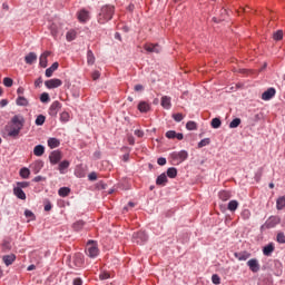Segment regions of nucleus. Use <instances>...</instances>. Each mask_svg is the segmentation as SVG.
Listing matches in <instances>:
<instances>
[{"mask_svg":"<svg viewBox=\"0 0 285 285\" xmlns=\"http://www.w3.org/2000/svg\"><path fill=\"white\" fill-rule=\"evenodd\" d=\"M23 126H26V118H23L22 115H14L4 126L3 130H1V137H3V139H8V137L17 139L18 136L21 135Z\"/></svg>","mask_w":285,"mask_h":285,"instance_id":"f257e3e1","label":"nucleus"},{"mask_svg":"<svg viewBox=\"0 0 285 285\" xmlns=\"http://www.w3.org/2000/svg\"><path fill=\"white\" fill-rule=\"evenodd\" d=\"M115 14V7L106 4L101 7L100 12L98 13V23L104 24L108 23Z\"/></svg>","mask_w":285,"mask_h":285,"instance_id":"f03ea898","label":"nucleus"},{"mask_svg":"<svg viewBox=\"0 0 285 285\" xmlns=\"http://www.w3.org/2000/svg\"><path fill=\"white\" fill-rule=\"evenodd\" d=\"M86 255H88L90 259H96V257H99V245L96 240H88Z\"/></svg>","mask_w":285,"mask_h":285,"instance_id":"7ed1b4c3","label":"nucleus"},{"mask_svg":"<svg viewBox=\"0 0 285 285\" xmlns=\"http://www.w3.org/2000/svg\"><path fill=\"white\" fill-rule=\"evenodd\" d=\"M134 244H138L139 246L146 244L148 242V234L146 232H137L132 235Z\"/></svg>","mask_w":285,"mask_h":285,"instance_id":"20e7f679","label":"nucleus"},{"mask_svg":"<svg viewBox=\"0 0 285 285\" xmlns=\"http://www.w3.org/2000/svg\"><path fill=\"white\" fill-rule=\"evenodd\" d=\"M171 159L174 161H177V164H181L188 159V151L180 150V151H174L171 153Z\"/></svg>","mask_w":285,"mask_h":285,"instance_id":"39448f33","label":"nucleus"},{"mask_svg":"<svg viewBox=\"0 0 285 285\" xmlns=\"http://www.w3.org/2000/svg\"><path fill=\"white\" fill-rule=\"evenodd\" d=\"M62 85H63V81H61V79H59V78H53V79H49V80L45 81V86L49 90H52L55 88H59Z\"/></svg>","mask_w":285,"mask_h":285,"instance_id":"423d86ee","label":"nucleus"},{"mask_svg":"<svg viewBox=\"0 0 285 285\" xmlns=\"http://www.w3.org/2000/svg\"><path fill=\"white\" fill-rule=\"evenodd\" d=\"M282 219L278 216H271L269 218L266 219L264 226L265 228H275L277 224H279Z\"/></svg>","mask_w":285,"mask_h":285,"instance_id":"0eeeda50","label":"nucleus"},{"mask_svg":"<svg viewBox=\"0 0 285 285\" xmlns=\"http://www.w3.org/2000/svg\"><path fill=\"white\" fill-rule=\"evenodd\" d=\"M59 110H61V102L56 100L49 107V115H50V117H57V115L59 114Z\"/></svg>","mask_w":285,"mask_h":285,"instance_id":"6e6552de","label":"nucleus"},{"mask_svg":"<svg viewBox=\"0 0 285 285\" xmlns=\"http://www.w3.org/2000/svg\"><path fill=\"white\" fill-rule=\"evenodd\" d=\"M49 161L50 164H52V166L59 164L61 161V151L59 150H53L50 155H49Z\"/></svg>","mask_w":285,"mask_h":285,"instance_id":"1a4fd4ad","label":"nucleus"},{"mask_svg":"<svg viewBox=\"0 0 285 285\" xmlns=\"http://www.w3.org/2000/svg\"><path fill=\"white\" fill-rule=\"evenodd\" d=\"M276 94H277V90L271 87L262 94V99L263 101H271V99H273V97H275Z\"/></svg>","mask_w":285,"mask_h":285,"instance_id":"9d476101","label":"nucleus"},{"mask_svg":"<svg viewBox=\"0 0 285 285\" xmlns=\"http://www.w3.org/2000/svg\"><path fill=\"white\" fill-rule=\"evenodd\" d=\"M247 266L252 273H259V261L252 258L247 262Z\"/></svg>","mask_w":285,"mask_h":285,"instance_id":"9b49d317","label":"nucleus"},{"mask_svg":"<svg viewBox=\"0 0 285 285\" xmlns=\"http://www.w3.org/2000/svg\"><path fill=\"white\" fill-rule=\"evenodd\" d=\"M145 50L147 52H155L156 55H159V52H161V47L157 43H149L145 45Z\"/></svg>","mask_w":285,"mask_h":285,"instance_id":"f8f14e48","label":"nucleus"},{"mask_svg":"<svg viewBox=\"0 0 285 285\" xmlns=\"http://www.w3.org/2000/svg\"><path fill=\"white\" fill-rule=\"evenodd\" d=\"M48 57H50V51H45L39 58V63L41 68H48Z\"/></svg>","mask_w":285,"mask_h":285,"instance_id":"ddd939ff","label":"nucleus"},{"mask_svg":"<svg viewBox=\"0 0 285 285\" xmlns=\"http://www.w3.org/2000/svg\"><path fill=\"white\" fill-rule=\"evenodd\" d=\"M273 253H275V245L273 243H269L263 248V255H265V257H271Z\"/></svg>","mask_w":285,"mask_h":285,"instance_id":"4468645a","label":"nucleus"},{"mask_svg":"<svg viewBox=\"0 0 285 285\" xmlns=\"http://www.w3.org/2000/svg\"><path fill=\"white\" fill-rule=\"evenodd\" d=\"M170 101V97L163 96L160 105L163 106V108H165V110H170V108H173V104Z\"/></svg>","mask_w":285,"mask_h":285,"instance_id":"2eb2a0df","label":"nucleus"},{"mask_svg":"<svg viewBox=\"0 0 285 285\" xmlns=\"http://www.w3.org/2000/svg\"><path fill=\"white\" fill-rule=\"evenodd\" d=\"M14 259H17L14 254L4 255L2 257V262L6 264V266H12V264H14Z\"/></svg>","mask_w":285,"mask_h":285,"instance_id":"dca6fc26","label":"nucleus"},{"mask_svg":"<svg viewBox=\"0 0 285 285\" xmlns=\"http://www.w3.org/2000/svg\"><path fill=\"white\" fill-rule=\"evenodd\" d=\"M37 61V53L35 52H29L26 57H24V62L28 66H32V63H36Z\"/></svg>","mask_w":285,"mask_h":285,"instance_id":"f3484780","label":"nucleus"},{"mask_svg":"<svg viewBox=\"0 0 285 285\" xmlns=\"http://www.w3.org/2000/svg\"><path fill=\"white\" fill-rule=\"evenodd\" d=\"M41 168H43V161L42 160H37L36 163H33L31 165V169H32V173L35 175H38V173H41Z\"/></svg>","mask_w":285,"mask_h":285,"instance_id":"a211bd4d","label":"nucleus"},{"mask_svg":"<svg viewBox=\"0 0 285 285\" xmlns=\"http://www.w3.org/2000/svg\"><path fill=\"white\" fill-rule=\"evenodd\" d=\"M234 257H236V259L238 262H246V259H248L250 257V254L247 252H239V253H235Z\"/></svg>","mask_w":285,"mask_h":285,"instance_id":"6ab92c4d","label":"nucleus"},{"mask_svg":"<svg viewBox=\"0 0 285 285\" xmlns=\"http://www.w3.org/2000/svg\"><path fill=\"white\" fill-rule=\"evenodd\" d=\"M68 168H70V161L68 160H63L58 165L60 175H66V170H68Z\"/></svg>","mask_w":285,"mask_h":285,"instance_id":"aec40b11","label":"nucleus"},{"mask_svg":"<svg viewBox=\"0 0 285 285\" xmlns=\"http://www.w3.org/2000/svg\"><path fill=\"white\" fill-rule=\"evenodd\" d=\"M83 255L82 254H76L73 256V264L77 266V268H81L83 266Z\"/></svg>","mask_w":285,"mask_h":285,"instance_id":"412c9836","label":"nucleus"},{"mask_svg":"<svg viewBox=\"0 0 285 285\" xmlns=\"http://www.w3.org/2000/svg\"><path fill=\"white\" fill-rule=\"evenodd\" d=\"M78 19L81 23H86V21H88V19H90V16L87 10L82 9L78 13Z\"/></svg>","mask_w":285,"mask_h":285,"instance_id":"4be33fe9","label":"nucleus"},{"mask_svg":"<svg viewBox=\"0 0 285 285\" xmlns=\"http://www.w3.org/2000/svg\"><path fill=\"white\" fill-rule=\"evenodd\" d=\"M59 69V62H53L49 68L46 69V77H52L53 72Z\"/></svg>","mask_w":285,"mask_h":285,"instance_id":"5701e85b","label":"nucleus"},{"mask_svg":"<svg viewBox=\"0 0 285 285\" xmlns=\"http://www.w3.org/2000/svg\"><path fill=\"white\" fill-rule=\"evenodd\" d=\"M46 153V147H43V145H37L33 148V155L36 157H43V154Z\"/></svg>","mask_w":285,"mask_h":285,"instance_id":"b1692460","label":"nucleus"},{"mask_svg":"<svg viewBox=\"0 0 285 285\" xmlns=\"http://www.w3.org/2000/svg\"><path fill=\"white\" fill-rule=\"evenodd\" d=\"M166 184H168V176H166V174L159 175L156 179V185L166 186Z\"/></svg>","mask_w":285,"mask_h":285,"instance_id":"393cba45","label":"nucleus"},{"mask_svg":"<svg viewBox=\"0 0 285 285\" xmlns=\"http://www.w3.org/2000/svg\"><path fill=\"white\" fill-rule=\"evenodd\" d=\"M13 195L18 198V199H22L24 202L26 199V191H23V189H20L19 187H14L13 188Z\"/></svg>","mask_w":285,"mask_h":285,"instance_id":"a878e982","label":"nucleus"},{"mask_svg":"<svg viewBox=\"0 0 285 285\" xmlns=\"http://www.w3.org/2000/svg\"><path fill=\"white\" fill-rule=\"evenodd\" d=\"M138 110L139 112H148L150 110V104L147 101H140L138 104Z\"/></svg>","mask_w":285,"mask_h":285,"instance_id":"bb28decb","label":"nucleus"},{"mask_svg":"<svg viewBox=\"0 0 285 285\" xmlns=\"http://www.w3.org/2000/svg\"><path fill=\"white\" fill-rule=\"evenodd\" d=\"M48 146L51 149L59 148V146H61V141L57 138H49Z\"/></svg>","mask_w":285,"mask_h":285,"instance_id":"cd10ccee","label":"nucleus"},{"mask_svg":"<svg viewBox=\"0 0 285 285\" xmlns=\"http://www.w3.org/2000/svg\"><path fill=\"white\" fill-rule=\"evenodd\" d=\"M49 29H50V33H51L52 38L57 39V37H59V32H60L59 26L52 23Z\"/></svg>","mask_w":285,"mask_h":285,"instance_id":"c85d7f7f","label":"nucleus"},{"mask_svg":"<svg viewBox=\"0 0 285 285\" xmlns=\"http://www.w3.org/2000/svg\"><path fill=\"white\" fill-rule=\"evenodd\" d=\"M219 199H222V202H228V199H230L232 195L230 191L228 190H222L218 194Z\"/></svg>","mask_w":285,"mask_h":285,"instance_id":"c756f323","label":"nucleus"},{"mask_svg":"<svg viewBox=\"0 0 285 285\" xmlns=\"http://www.w3.org/2000/svg\"><path fill=\"white\" fill-rule=\"evenodd\" d=\"M276 208L277 210H284L285 208V196H281L276 200Z\"/></svg>","mask_w":285,"mask_h":285,"instance_id":"7c9ffc66","label":"nucleus"},{"mask_svg":"<svg viewBox=\"0 0 285 285\" xmlns=\"http://www.w3.org/2000/svg\"><path fill=\"white\" fill-rule=\"evenodd\" d=\"M227 208H228V210H230V213H235V210H236L237 208H239V202H237V200H230V202L228 203V205H227Z\"/></svg>","mask_w":285,"mask_h":285,"instance_id":"2f4dec72","label":"nucleus"},{"mask_svg":"<svg viewBox=\"0 0 285 285\" xmlns=\"http://www.w3.org/2000/svg\"><path fill=\"white\" fill-rule=\"evenodd\" d=\"M87 63L88 66H94L95 63V53H92V50L90 49L87 51Z\"/></svg>","mask_w":285,"mask_h":285,"instance_id":"473e14b6","label":"nucleus"},{"mask_svg":"<svg viewBox=\"0 0 285 285\" xmlns=\"http://www.w3.org/2000/svg\"><path fill=\"white\" fill-rule=\"evenodd\" d=\"M19 175L22 179H29L30 169H28V167H23V168L20 169Z\"/></svg>","mask_w":285,"mask_h":285,"instance_id":"72a5a7b5","label":"nucleus"},{"mask_svg":"<svg viewBox=\"0 0 285 285\" xmlns=\"http://www.w3.org/2000/svg\"><path fill=\"white\" fill-rule=\"evenodd\" d=\"M58 195H59V197H68V195H70V188L69 187H61L58 190Z\"/></svg>","mask_w":285,"mask_h":285,"instance_id":"f704fd0d","label":"nucleus"},{"mask_svg":"<svg viewBox=\"0 0 285 285\" xmlns=\"http://www.w3.org/2000/svg\"><path fill=\"white\" fill-rule=\"evenodd\" d=\"M16 104H17V106H23V107H26V106H28V99L26 98V97H23V96H19L18 98H17V100H16Z\"/></svg>","mask_w":285,"mask_h":285,"instance_id":"c9c22d12","label":"nucleus"},{"mask_svg":"<svg viewBox=\"0 0 285 285\" xmlns=\"http://www.w3.org/2000/svg\"><path fill=\"white\" fill-rule=\"evenodd\" d=\"M167 177H169L170 179H175V177H177V168L169 167L167 169Z\"/></svg>","mask_w":285,"mask_h":285,"instance_id":"e433bc0d","label":"nucleus"},{"mask_svg":"<svg viewBox=\"0 0 285 285\" xmlns=\"http://www.w3.org/2000/svg\"><path fill=\"white\" fill-rule=\"evenodd\" d=\"M66 39L67 41H75V39H77V31L75 30L68 31L66 35Z\"/></svg>","mask_w":285,"mask_h":285,"instance_id":"4c0bfd02","label":"nucleus"},{"mask_svg":"<svg viewBox=\"0 0 285 285\" xmlns=\"http://www.w3.org/2000/svg\"><path fill=\"white\" fill-rule=\"evenodd\" d=\"M273 39L274 41H282L284 39V31L277 30L276 32H274Z\"/></svg>","mask_w":285,"mask_h":285,"instance_id":"58836bf2","label":"nucleus"},{"mask_svg":"<svg viewBox=\"0 0 285 285\" xmlns=\"http://www.w3.org/2000/svg\"><path fill=\"white\" fill-rule=\"evenodd\" d=\"M212 128H222V120L219 118H213L210 122Z\"/></svg>","mask_w":285,"mask_h":285,"instance_id":"ea45409f","label":"nucleus"},{"mask_svg":"<svg viewBox=\"0 0 285 285\" xmlns=\"http://www.w3.org/2000/svg\"><path fill=\"white\" fill-rule=\"evenodd\" d=\"M35 124L36 126H43V124H46V116L43 115L37 116Z\"/></svg>","mask_w":285,"mask_h":285,"instance_id":"a19ab883","label":"nucleus"},{"mask_svg":"<svg viewBox=\"0 0 285 285\" xmlns=\"http://www.w3.org/2000/svg\"><path fill=\"white\" fill-rule=\"evenodd\" d=\"M240 124H242V119L235 118L229 122V128H239Z\"/></svg>","mask_w":285,"mask_h":285,"instance_id":"79ce46f5","label":"nucleus"},{"mask_svg":"<svg viewBox=\"0 0 285 285\" xmlns=\"http://www.w3.org/2000/svg\"><path fill=\"white\" fill-rule=\"evenodd\" d=\"M60 121H62L63 124L70 121V114H68V111H63L60 114Z\"/></svg>","mask_w":285,"mask_h":285,"instance_id":"37998d69","label":"nucleus"},{"mask_svg":"<svg viewBox=\"0 0 285 285\" xmlns=\"http://www.w3.org/2000/svg\"><path fill=\"white\" fill-rule=\"evenodd\" d=\"M40 101L42 104H48V101H50V95L48 92H42L40 95Z\"/></svg>","mask_w":285,"mask_h":285,"instance_id":"c03bdc74","label":"nucleus"},{"mask_svg":"<svg viewBox=\"0 0 285 285\" xmlns=\"http://www.w3.org/2000/svg\"><path fill=\"white\" fill-rule=\"evenodd\" d=\"M24 217H27V219H30L31 222H35L36 219L35 213H32V210L30 209L24 210Z\"/></svg>","mask_w":285,"mask_h":285,"instance_id":"a18cd8bd","label":"nucleus"},{"mask_svg":"<svg viewBox=\"0 0 285 285\" xmlns=\"http://www.w3.org/2000/svg\"><path fill=\"white\" fill-rule=\"evenodd\" d=\"M85 224H86V223H83V220H78V222H76V223L73 224V230H77V232L81 230V228H83Z\"/></svg>","mask_w":285,"mask_h":285,"instance_id":"49530a36","label":"nucleus"},{"mask_svg":"<svg viewBox=\"0 0 285 285\" xmlns=\"http://www.w3.org/2000/svg\"><path fill=\"white\" fill-rule=\"evenodd\" d=\"M210 145V138H204L198 142V148H204Z\"/></svg>","mask_w":285,"mask_h":285,"instance_id":"de8ad7c7","label":"nucleus"},{"mask_svg":"<svg viewBox=\"0 0 285 285\" xmlns=\"http://www.w3.org/2000/svg\"><path fill=\"white\" fill-rule=\"evenodd\" d=\"M186 128L187 130H197V122L190 120L186 124Z\"/></svg>","mask_w":285,"mask_h":285,"instance_id":"09e8293b","label":"nucleus"},{"mask_svg":"<svg viewBox=\"0 0 285 285\" xmlns=\"http://www.w3.org/2000/svg\"><path fill=\"white\" fill-rule=\"evenodd\" d=\"M276 242H278V244H285V235L283 232H279L276 236Z\"/></svg>","mask_w":285,"mask_h":285,"instance_id":"8fccbe9b","label":"nucleus"},{"mask_svg":"<svg viewBox=\"0 0 285 285\" xmlns=\"http://www.w3.org/2000/svg\"><path fill=\"white\" fill-rule=\"evenodd\" d=\"M30 186V183L28 181H18L16 188H20V190H23V188H28Z\"/></svg>","mask_w":285,"mask_h":285,"instance_id":"3c124183","label":"nucleus"},{"mask_svg":"<svg viewBox=\"0 0 285 285\" xmlns=\"http://www.w3.org/2000/svg\"><path fill=\"white\" fill-rule=\"evenodd\" d=\"M212 282H213V284H215V285H219V284H222V278L219 277V275L214 274V275L212 276Z\"/></svg>","mask_w":285,"mask_h":285,"instance_id":"603ef678","label":"nucleus"},{"mask_svg":"<svg viewBox=\"0 0 285 285\" xmlns=\"http://www.w3.org/2000/svg\"><path fill=\"white\" fill-rule=\"evenodd\" d=\"M165 136L167 137V139H176L177 136V131L175 130H169L165 134Z\"/></svg>","mask_w":285,"mask_h":285,"instance_id":"864d4df0","label":"nucleus"},{"mask_svg":"<svg viewBox=\"0 0 285 285\" xmlns=\"http://www.w3.org/2000/svg\"><path fill=\"white\" fill-rule=\"evenodd\" d=\"M12 83H13V80L11 78H4L3 79V86H6V88H12Z\"/></svg>","mask_w":285,"mask_h":285,"instance_id":"5fc2aeb1","label":"nucleus"},{"mask_svg":"<svg viewBox=\"0 0 285 285\" xmlns=\"http://www.w3.org/2000/svg\"><path fill=\"white\" fill-rule=\"evenodd\" d=\"M173 119L176 120L177 122L183 121L184 120V115H181V114H174L173 115Z\"/></svg>","mask_w":285,"mask_h":285,"instance_id":"6e6d98bb","label":"nucleus"},{"mask_svg":"<svg viewBox=\"0 0 285 285\" xmlns=\"http://www.w3.org/2000/svg\"><path fill=\"white\" fill-rule=\"evenodd\" d=\"M99 279H110V274H108V272H102L99 275Z\"/></svg>","mask_w":285,"mask_h":285,"instance_id":"4d7b16f0","label":"nucleus"},{"mask_svg":"<svg viewBox=\"0 0 285 285\" xmlns=\"http://www.w3.org/2000/svg\"><path fill=\"white\" fill-rule=\"evenodd\" d=\"M88 179H89V181H97V173H90L89 175H88Z\"/></svg>","mask_w":285,"mask_h":285,"instance_id":"13d9d810","label":"nucleus"},{"mask_svg":"<svg viewBox=\"0 0 285 285\" xmlns=\"http://www.w3.org/2000/svg\"><path fill=\"white\" fill-rule=\"evenodd\" d=\"M91 77H92L94 81H97V79H99L101 77V73L98 70H96L91 73Z\"/></svg>","mask_w":285,"mask_h":285,"instance_id":"bf43d9fd","label":"nucleus"},{"mask_svg":"<svg viewBox=\"0 0 285 285\" xmlns=\"http://www.w3.org/2000/svg\"><path fill=\"white\" fill-rule=\"evenodd\" d=\"M157 164H158V166H166V158L165 157L158 158Z\"/></svg>","mask_w":285,"mask_h":285,"instance_id":"052dcab7","label":"nucleus"},{"mask_svg":"<svg viewBox=\"0 0 285 285\" xmlns=\"http://www.w3.org/2000/svg\"><path fill=\"white\" fill-rule=\"evenodd\" d=\"M134 135H136V137L141 138V137H144V130H141V129H136V130L134 131Z\"/></svg>","mask_w":285,"mask_h":285,"instance_id":"680f3d73","label":"nucleus"},{"mask_svg":"<svg viewBox=\"0 0 285 285\" xmlns=\"http://www.w3.org/2000/svg\"><path fill=\"white\" fill-rule=\"evenodd\" d=\"M134 90H135L136 92H141V91H144V85H136V86L134 87Z\"/></svg>","mask_w":285,"mask_h":285,"instance_id":"e2e57ef3","label":"nucleus"},{"mask_svg":"<svg viewBox=\"0 0 285 285\" xmlns=\"http://www.w3.org/2000/svg\"><path fill=\"white\" fill-rule=\"evenodd\" d=\"M243 217L244 219H248L250 217V210L248 209L243 210Z\"/></svg>","mask_w":285,"mask_h":285,"instance_id":"0e129e2a","label":"nucleus"},{"mask_svg":"<svg viewBox=\"0 0 285 285\" xmlns=\"http://www.w3.org/2000/svg\"><path fill=\"white\" fill-rule=\"evenodd\" d=\"M33 181H35L36 184L39 183V181H46V178L42 177V176H36V177L33 178Z\"/></svg>","mask_w":285,"mask_h":285,"instance_id":"69168bd1","label":"nucleus"},{"mask_svg":"<svg viewBox=\"0 0 285 285\" xmlns=\"http://www.w3.org/2000/svg\"><path fill=\"white\" fill-rule=\"evenodd\" d=\"M73 285H83V281L81 278H75Z\"/></svg>","mask_w":285,"mask_h":285,"instance_id":"338daca9","label":"nucleus"},{"mask_svg":"<svg viewBox=\"0 0 285 285\" xmlns=\"http://www.w3.org/2000/svg\"><path fill=\"white\" fill-rule=\"evenodd\" d=\"M41 83H43V79L38 78V79L35 81L36 88H39V86H41Z\"/></svg>","mask_w":285,"mask_h":285,"instance_id":"774afa93","label":"nucleus"}]
</instances>
